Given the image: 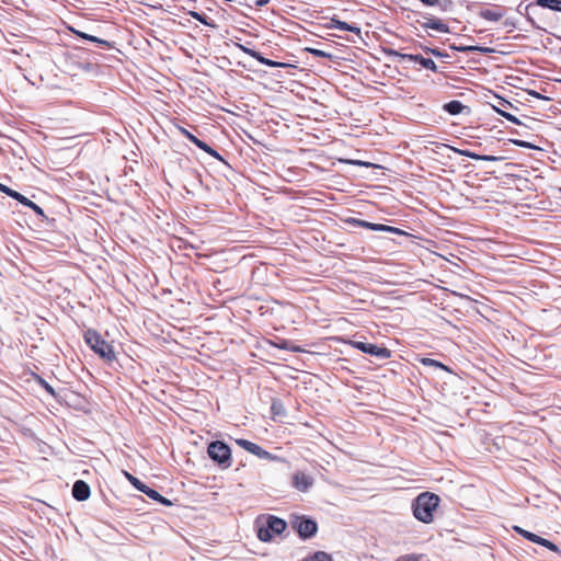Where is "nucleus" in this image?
<instances>
[{"label": "nucleus", "instance_id": "f257e3e1", "mask_svg": "<svg viewBox=\"0 0 561 561\" xmlns=\"http://www.w3.org/2000/svg\"><path fill=\"white\" fill-rule=\"evenodd\" d=\"M438 505V495L431 492H423L413 502V515L417 520L430 524L434 519V512L437 510Z\"/></svg>", "mask_w": 561, "mask_h": 561}, {"label": "nucleus", "instance_id": "f03ea898", "mask_svg": "<svg viewBox=\"0 0 561 561\" xmlns=\"http://www.w3.org/2000/svg\"><path fill=\"white\" fill-rule=\"evenodd\" d=\"M286 529V522L275 517L268 516L259 520L257 537L261 541H271L275 535H280Z\"/></svg>", "mask_w": 561, "mask_h": 561}, {"label": "nucleus", "instance_id": "7ed1b4c3", "mask_svg": "<svg viewBox=\"0 0 561 561\" xmlns=\"http://www.w3.org/2000/svg\"><path fill=\"white\" fill-rule=\"evenodd\" d=\"M84 341L104 360L113 362L115 359L113 347L96 331L88 330L84 333Z\"/></svg>", "mask_w": 561, "mask_h": 561}, {"label": "nucleus", "instance_id": "20e7f679", "mask_svg": "<svg viewBox=\"0 0 561 561\" xmlns=\"http://www.w3.org/2000/svg\"><path fill=\"white\" fill-rule=\"evenodd\" d=\"M346 343L366 354L376 356L378 358H389L391 356V353L388 348L375 344L356 341H347Z\"/></svg>", "mask_w": 561, "mask_h": 561}, {"label": "nucleus", "instance_id": "39448f33", "mask_svg": "<svg viewBox=\"0 0 561 561\" xmlns=\"http://www.w3.org/2000/svg\"><path fill=\"white\" fill-rule=\"evenodd\" d=\"M291 524L298 534L304 538L312 537L317 531V524L314 520L305 518L304 516H296Z\"/></svg>", "mask_w": 561, "mask_h": 561}, {"label": "nucleus", "instance_id": "423d86ee", "mask_svg": "<svg viewBox=\"0 0 561 561\" xmlns=\"http://www.w3.org/2000/svg\"><path fill=\"white\" fill-rule=\"evenodd\" d=\"M208 455L209 457L219 462V463H228L230 460V448L221 443V442H214L208 446Z\"/></svg>", "mask_w": 561, "mask_h": 561}, {"label": "nucleus", "instance_id": "0eeeda50", "mask_svg": "<svg viewBox=\"0 0 561 561\" xmlns=\"http://www.w3.org/2000/svg\"><path fill=\"white\" fill-rule=\"evenodd\" d=\"M513 529H514L517 534H519V535H522L524 538H526L527 540H529V541H531V542H534V543H538V545H540V546H543V547H546L547 549H549V550H551V551H553V552H558V553H560V550H559L558 546H557V545H554L553 542L549 541L548 539H545V538H542V537H540V536H538V535H536V534H534V533H530V531H528V530H525V529H523V528H522V527H519V526H514V527H513Z\"/></svg>", "mask_w": 561, "mask_h": 561}, {"label": "nucleus", "instance_id": "6e6552de", "mask_svg": "<svg viewBox=\"0 0 561 561\" xmlns=\"http://www.w3.org/2000/svg\"><path fill=\"white\" fill-rule=\"evenodd\" d=\"M313 484V478L305 472H295L293 474V485L300 492H307Z\"/></svg>", "mask_w": 561, "mask_h": 561}, {"label": "nucleus", "instance_id": "1a4fd4ad", "mask_svg": "<svg viewBox=\"0 0 561 561\" xmlns=\"http://www.w3.org/2000/svg\"><path fill=\"white\" fill-rule=\"evenodd\" d=\"M179 129L188 140H191L199 149H202L203 151L207 152L209 156H211L214 158H219V154H218V152L216 150H214L211 147H209L206 142H204V141L199 140L198 138H196L187 129H185L183 127H180Z\"/></svg>", "mask_w": 561, "mask_h": 561}, {"label": "nucleus", "instance_id": "9d476101", "mask_svg": "<svg viewBox=\"0 0 561 561\" xmlns=\"http://www.w3.org/2000/svg\"><path fill=\"white\" fill-rule=\"evenodd\" d=\"M237 444L245 449L247 451L260 457V458H271V454L264 450L261 446L249 442L247 439H238Z\"/></svg>", "mask_w": 561, "mask_h": 561}, {"label": "nucleus", "instance_id": "9b49d317", "mask_svg": "<svg viewBox=\"0 0 561 561\" xmlns=\"http://www.w3.org/2000/svg\"><path fill=\"white\" fill-rule=\"evenodd\" d=\"M72 495L78 501H85L90 496V486L84 481L78 480L73 484Z\"/></svg>", "mask_w": 561, "mask_h": 561}, {"label": "nucleus", "instance_id": "f8f14e48", "mask_svg": "<svg viewBox=\"0 0 561 561\" xmlns=\"http://www.w3.org/2000/svg\"><path fill=\"white\" fill-rule=\"evenodd\" d=\"M401 57L403 59H408V60H411V61L419 62L424 68L430 69L432 71H436V69H437V66H436V64H435V61L433 59L424 58L423 56L412 55V54H403V55H401Z\"/></svg>", "mask_w": 561, "mask_h": 561}, {"label": "nucleus", "instance_id": "ddd939ff", "mask_svg": "<svg viewBox=\"0 0 561 561\" xmlns=\"http://www.w3.org/2000/svg\"><path fill=\"white\" fill-rule=\"evenodd\" d=\"M505 12L501 8H488L480 11V16L486 21L496 22L504 16Z\"/></svg>", "mask_w": 561, "mask_h": 561}, {"label": "nucleus", "instance_id": "4468645a", "mask_svg": "<svg viewBox=\"0 0 561 561\" xmlns=\"http://www.w3.org/2000/svg\"><path fill=\"white\" fill-rule=\"evenodd\" d=\"M422 26L426 30H434L439 33H448L449 32L448 25L438 19H432L426 22H423Z\"/></svg>", "mask_w": 561, "mask_h": 561}, {"label": "nucleus", "instance_id": "2eb2a0df", "mask_svg": "<svg viewBox=\"0 0 561 561\" xmlns=\"http://www.w3.org/2000/svg\"><path fill=\"white\" fill-rule=\"evenodd\" d=\"M451 150H454L455 152L461 154V156H465V157H468V158H471V159H474V160H482V161H495L497 160L496 157L494 156H484V154H478V153H474V152H471V151H468V150H461V149H457V148H451Z\"/></svg>", "mask_w": 561, "mask_h": 561}, {"label": "nucleus", "instance_id": "dca6fc26", "mask_svg": "<svg viewBox=\"0 0 561 561\" xmlns=\"http://www.w3.org/2000/svg\"><path fill=\"white\" fill-rule=\"evenodd\" d=\"M142 493L147 494L150 499L158 501L162 503L163 505L170 506L172 503L168 499L160 495L156 490L150 489L149 486L145 485Z\"/></svg>", "mask_w": 561, "mask_h": 561}, {"label": "nucleus", "instance_id": "f3484780", "mask_svg": "<svg viewBox=\"0 0 561 561\" xmlns=\"http://www.w3.org/2000/svg\"><path fill=\"white\" fill-rule=\"evenodd\" d=\"M329 28H340V30H343V31H350V32H356L357 34L359 33V28L356 27V26H353V25H350L345 22H342V21H339V20H334L332 19L330 24L328 25Z\"/></svg>", "mask_w": 561, "mask_h": 561}, {"label": "nucleus", "instance_id": "a211bd4d", "mask_svg": "<svg viewBox=\"0 0 561 561\" xmlns=\"http://www.w3.org/2000/svg\"><path fill=\"white\" fill-rule=\"evenodd\" d=\"M537 5L561 12V0H537Z\"/></svg>", "mask_w": 561, "mask_h": 561}, {"label": "nucleus", "instance_id": "6ab92c4d", "mask_svg": "<svg viewBox=\"0 0 561 561\" xmlns=\"http://www.w3.org/2000/svg\"><path fill=\"white\" fill-rule=\"evenodd\" d=\"M463 108V104L459 101H450L444 105V110L451 115L460 114Z\"/></svg>", "mask_w": 561, "mask_h": 561}, {"label": "nucleus", "instance_id": "aec40b11", "mask_svg": "<svg viewBox=\"0 0 561 561\" xmlns=\"http://www.w3.org/2000/svg\"><path fill=\"white\" fill-rule=\"evenodd\" d=\"M363 226L370 228L371 230L376 231H394L398 232L399 230L397 228H392L385 225H377V224H369V222H362Z\"/></svg>", "mask_w": 561, "mask_h": 561}, {"label": "nucleus", "instance_id": "412c9836", "mask_svg": "<svg viewBox=\"0 0 561 561\" xmlns=\"http://www.w3.org/2000/svg\"><path fill=\"white\" fill-rule=\"evenodd\" d=\"M493 107L496 111V113H499L501 116H503L507 121L512 122L513 124L520 125V121L516 116L505 112L504 107H497V106H493Z\"/></svg>", "mask_w": 561, "mask_h": 561}, {"label": "nucleus", "instance_id": "4be33fe9", "mask_svg": "<svg viewBox=\"0 0 561 561\" xmlns=\"http://www.w3.org/2000/svg\"><path fill=\"white\" fill-rule=\"evenodd\" d=\"M124 476L126 477V479L138 490V491H142L145 485L139 479H137L136 477H134L133 474H130L129 472L127 471H124Z\"/></svg>", "mask_w": 561, "mask_h": 561}, {"label": "nucleus", "instance_id": "5701e85b", "mask_svg": "<svg viewBox=\"0 0 561 561\" xmlns=\"http://www.w3.org/2000/svg\"><path fill=\"white\" fill-rule=\"evenodd\" d=\"M421 363L425 366H431V367H437V368H442L444 370H449L444 364H442L440 362H437L435 359H432V358H421Z\"/></svg>", "mask_w": 561, "mask_h": 561}, {"label": "nucleus", "instance_id": "b1692460", "mask_svg": "<svg viewBox=\"0 0 561 561\" xmlns=\"http://www.w3.org/2000/svg\"><path fill=\"white\" fill-rule=\"evenodd\" d=\"M396 561H428L423 554H405L398 558Z\"/></svg>", "mask_w": 561, "mask_h": 561}, {"label": "nucleus", "instance_id": "393cba45", "mask_svg": "<svg viewBox=\"0 0 561 561\" xmlns=\"http://www.w3.org/2000/svg\"><path fill=\"white\" fill-rule=\"evenodd\" d=\"M257 60L261 64L270 66V67H288L289 66L288 64L273 61V60L264 58V57H257Z\"/></svg>", "mask_w": 561, "mask_h": 561}, {"label": "nucleus", "instance_id": "a878e982", "mask_svg": "<svg viewBox=\"0 0 561 561\" xmlns=\"http://www.w3.org/2000/svg\"><path fill=\"white\" fill-rule=\"evenodd\" d=\"M307 561H332V559L328 553L320 551L311 556Z\"/></svg>", "mask_w": 561, "mask_h": 561}, {"label": "nucleus", "instance_id": "bb28decb", "mask_svg": "<svg viewBox=\"0 0 561 561\" xmlns=\"http://www.w3.org/2000/svg\"><path fill=\"white\" fill-rule=\"evenodd\" d=\"M308 51H310L312 55L318 56V57H330L331 56L330 54H328L323 50L317 49V48H308Z\"/></svg>", "mask_w": 561, "mask_h": 561}, {"label": "nucleus", "instance_id": "cd10ccee", "mask_svg": "<svg viewBox=\"0 0 561 561\" xmlns=\"http://www.w3.org/2000/svg\"><path fill=\"white\" fill-rule=\"evenodd\" d=\"M514 144L516 146H518V147H522V148H529V149L536 148L530 142H527V141H524V140H514Z\"/></svg>", "mask_w": 561, "mask_h": 561}, {"label": "nucleus", "instance_id": "c85d7f7f", "mask_svg": "<svg viewBox=\"0 0 561 561\" xmlns=\"http://www.w3.org/2000/svg\"><path fill=\"white\" fill-rule=\"evenodd\" d=\"M12 198L16 199L18 202H20L22 204V201H26V197L22 194H20L19 192L16 191H12L11 193V196Z\"/></svg>", "mask_w": 561, "mask_h": 561}, {"label": "nucleus", "instance_id": "c756f323", "mask_svg": "<svg viewBox=\"0 0 561 561\" xmlns=\"http://www.w3.org/2000/svg\"><path fill=\"white\" fill-rule=\"evenodd\" d=\"M0 191L5 193L7 195L11 196V193L13 190H11L10 187L3 185L2 183H0Z\"/></svg>", "mask_w": 561, "mask_h": 561}, {"label": "nucleus", "instance_id": "7c9ffc66", "mask_svg": "<svg viewBox=\"0 0 561 561\" xmlns=\"http://www.w3.org/2000/svg\"><path fill=\"white\" fill-rule=\"evenodd\" d=\"M31 209H33L37 215L44 216V210L38 205H36L35 203H34V205L32 206Z\"/></svg>", "mask_w": 561, "mask_h": 561}, {"label": "nucleus", "instance_id": "2f4dec72", "mask_svg": "<svg viewBox=\"0 0 561 561\" xmlns=\"http://www.w3.org/2000/svg\"><path fill=\"white\" fill-rule=\"evenodd\" d=\"M348 162L352 163V164H357V165H365V167L371 165L368 162H363V161H359V160H350Z\"/></svg>", "mask_w": 561, "mask_h": 561}, {"label": "nucleus", "instance_id": "473e14b6", "mask_svg": "<svg viewBox=\"0 0 561 561\" xmlns=\"http://www.w3.org/2000/svg\"><path fill=\"white\" fill-rule=\"evenodd\" d=\"M426 5H436L438 3V0H421Z\"/></svg>", "mask_w": 561, "mask_h": 561}, {"label": "nucleus", "instance_id": "72a5a7b5", "mask_svg": "<svg viewBox=\"0 0 561 561\" xmlns=\"http://www.w3.org/2000/svg\"><path fill=\"white\" fill-rule=\"evenodd\" d=\"M80 36H82L83 38L93 41V42H100L96 37L91 36V35H87V34H83V33H80Z\"/></svg>", "mask_w": 561, "mask_h": 561}, {"label": "nucleus", "instance_id": "f704fd0d", "mask_svg": "<svg viewBox=\"0 0 561 561\" xmlns=\"http://www.w3.org/2000/svg\"><path fill=\"white\" fill-rule=\"evenodd\" d=\"M22 204L30 208H32V206L34 205V203L32 201H30L27 197H26V201H22Z\"/></svg>", "mask_w": 561, "mask_h": 561}, {"label": "nucleus", "instance_id": "c9c22d12", "mask_svg": "<svg viewBox=\"0 0 561 561\" xmlns=\"http://www.w3.org/2000/svg\"><path fill=\"white\" fill-rule=\"evenodd\" d=\"M42 383L49 393L54 394V389L48 383L44 382L43 380Z\"/></svg>", "mask_w": 561, "mask_h": 561}, {"label": "nucleus", "instance_id": "e433bc0d", "mask_svg": "<svg viewBox=\"0 0 561 561\" xmlns=\"http://www.w3.org/2000/svg\"><path fill=\"white\" fill-rule=\"evenodd\" d=\"M268 1H270V0H257V1H256V4H257V5H260V7H263V5L267 4V3H268Z\"/></svg>", "mask_w": 561, "mask_h": 561}, {"label": "nucleus", "instance_id": "4c0bfd02", "mask_svg": "<svg viewBox=\"0 0 561 561\" xmlns=\"http://www.w3.org/2000/svg\"><path fill=\"white\" fill-rule=\"evenodd\" d=\"M192 15H193L195 19H197L198 21L204 22V21H203V19H202V16H201V14H198V13H196V12H192Z\"/></svg>", "mask_w": 561, "mask_h": 561}, {"label": "nucleus", "instance_id": "58836bf2", "mask_svg": "<svg viewBox=\"0 0 561 561\" xmlns=\"http://www.w3.org/2000/svg\"><path fill=\"white\" fill-rule=\"evenodd\" d=\"M500 105L505 107L511 104L508 102H506L505 100H501Z\"/></svg>", "mask_w": 561, "mask_h": 561}]
</instances>
